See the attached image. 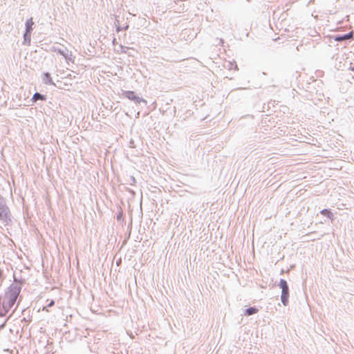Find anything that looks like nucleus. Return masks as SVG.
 I'll return each instance as SVG.
<instances>
[{
    "mask_svg": "<svg viewBox=\"0 0 354 354\" xmlns=\"http://www.w3.org/2000/svg\"><path fill=\"white\" fill-rule=\"evenodd\" d=\"M21 288L12 284L3 297H0V313L5 315L14 306L19 293Z\"/></svg>",
    "mask_w": 354,
    "mask_h": 354,
    "instance_id": "f257e3e1",
    "label": "nucleus"
},
{
    "mask_svg": "<svg viewBox=\"0 0 354 354\" xmlns=\"http://www.w3.org/2000/svg\"><path fill=\"white\" fill-rule=\"evenodd\" d=\"M280 288H281V301L283 305H286L288 298L289 296V290L287 282L284 279H281L279 282Z\"/></svg>",
    "mask_w": 354,
    "mask_h": 354,
    "instance_id": "f03ea898",
    "label": "nucleus"
},
{
    "mask_svg": "<svg viewBox=\"0 0 354 354\" xmlns=\"http://www.w3.org/2000/svg\"><path fill=\"white\" fill-rule=\"evenodd\" d=\"M124 95L128 98L129 100H133V101H135L136 102H140V98L139 97H138L135 92L133 91H125L124 93Z\"/></svg>",
    "mask_w": 354,
    "mask_h": 354,
    "instance_id": "7ed1b4c3",
    "label": "nucleus"
},
{
    "mask_svg": "<svg viewBox=\"0 0 354 354\" xmlns=\"http://www.w3.org/2000/svg\"><path fill=\"white\" fill-rule=\"evenodd\" d=\"M352 37H353V32H351L346 34V35H344L343 36L336 37L335 38V40L337 41H340L348 39L351 38Z\"/></svg>",
    "mask_w": 354,
    "mask_h": 354,
    "instance_id": "20e7f679",
    "label": "nucleus"
},
{
    "mask_svg": "<svg viewBox=\"0 0 354 354\" xmlns=\"http://www.w3.org/2000/svg\"><path fill=\"white\" fill-rule=\"evenodd\" d=\"M46 100V97L41 95L40 93H36L33 95L32 97V100L35 102H37V100Z\"/></svg>",
    "mask_w": 354,
    "mask_h": 354,
    "instance_id": "39448f33",
    "label": "nucleus"
},
{
    "mask_svg": "<svg viewBox=\"0 0 354 354\" xmlns=\"http://www.w3.org/2000/svg\"><path fill=\"white\" fill-rule=\"evenodd\" d=\"M257 312V309L254 308H249L246 310V314L248 315H251Z\"/></svg>",
    "mask_w": 354,
    "mask_h": 354,
    "instance_id": "423d86ee",
    "label": "nucleus"
},
{
    "mask_svg": "<svg viewBox=\"0 0 354 354\" xmlns=\"http://www.w3.org/2000/svg\"><path fill=\"white\" fill-rule=\"evenodd\" d=\"M54 304H55V301H54V300L52 299L47 306L43 307L42 310L48 312V308L53 306L54 305Z\"/></svg>",
    "mask_w": 354,
    "mask_h": 354,
    "instance_id": "0eeeda50",
    "label": "nucleus"
},
{
    "mask_svg": "<svg viewBox=\"0 0 354 354\" xmlns=\"http://www.w3.org/2000/svg\"><path fill=\"white\" fill-rule=\"evenodd\" d=\"M322 213L324 215H327V216H329L330 214H331V212L327 209H325V210H323L322 212Z\"/></svg>",
    "mask_w": 354,
    "mask_h": 354,
    "instance_id": "6e6552de",
    "label": "nucleus"
},
{
    "mask_svg": "<svg viewBox=\"0 0 354 354\" xmlns=\"http://www.w3.org/2000/svg\"><path fill=\"white\" fill-rule=\"evenodd\" d=\"M353 71H354V68L353 69Z\"/></svg>",
    "mask_w": 354,
    "mask_h": 354,
    "instance_id": "1a4fd4ad",
    "label": "nucleus"
}]
</instances>
